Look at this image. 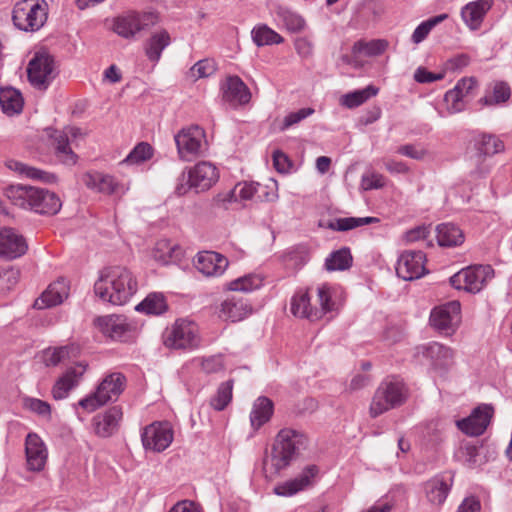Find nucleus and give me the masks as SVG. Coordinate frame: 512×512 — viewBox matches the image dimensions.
<instances>
[{"mask_svg": "<svg viewBox=\"0 0 512 512\" xmlns=\"http://www.w3.org/2000/svg\"><path fill=\"white\" fill-rule=\"evenodd\" d=\"M308 439L302 432L292 429H281L272 444L271 451L263 459L265 477L273 479L280 472L289 467L305 450Z\"/></svg>", "mask_w": 512, "mask_h": 512, "instance_id": "nucleus-1", "label": "nucleus"}, {"mask_svg": "<svg viewBox=\"0 0 512 512\" xmlns=\"http://www.w3.org/2000/svg\"><path fill=\"white\" fill-rule=\"evenodd\" d=\"M137 291V281L132 272L123 266H111L101 270L94 284L95 294L113 305H123Z\"/></svg>", "mask_w": 512, "mask_h": 512, "instance_id": "nucleus-2", "label": "nucleus"}, {"mask_svg": "<svg viewBox=\"0 0 512 512\" xmlns=\"http://www.w3.org/2000/svg\"><path fill=\"white\" fill-rule=\"evenodd\" d=\"M5 194L14 205L41 215H55L62 207L58 195L44 188L11 185Z\"/></svg>", "mask_w": 512, "mask_h": 512, "instance_id": "nucleus-3", "label": "nucleus"}, {"mask_svg": "<svg viewBox=\"0 0 512 512\" xmlns=\"http://www.w3.org/2000/svg\"><path fill=\"white\" fill-rule=\"evenodd\" d=\"M219 179L217 167L207 161H201L188 170L186 176L183 172L178 178L175 193L185 195L190 189L197 193L209 190Z\"/></svg>", "mask_w": 512, "mask_h": 512, "instance_id": "nucleus-4", "label": "nucleus"}, {"mask_svg": "<svg viewBox=\"0 0 512 512\" xmlns=\"http://www.w3.org/2000/svg\"><path fill=\"white\" fill-rule=\"evenodd\" d=\"M126 386V377L119 372L107 375L97 386L96 391L81 399L78 405L88 412H93L109 401H115Z\"/></svg>", "mask_w": 512, "mask_h": 512, "instance_id": "nucleus-5", "label": "nucleus"}, {"mask_svg": "<svg viewBox=\"0 0 512 512\" xmlns=\"http://www.w3.org/2000/svg\"><path fill=\"white\" fill-rule=\"evenodd\" d=\"M407 398L405 385L398 380H384L376 389L372 398L369 413L373 418L386 411L401 406Z\"/></svg>", "mask_w": 512, "mask_h": 512, "instance_id": "nucleus-6", "label": "nucleus"}, {"mask_svg": "<svg viewBox=\"0 0 512 512\" xmlns=\"http://www.w3.org/2000/svg\"><path fill=\"white\" fill-rule=\"evenodd\" d=\"M47 20V4L44 0H21L12 11L14 25L22 31H37Z\"/></svg>", "mask_w": 512, "mask_h": 512, "instance_id": "nucleus-7", "label": "nucleus"}, {"mask_svg": "<svg viewBox=\"0 0 512 512\" xmlns=\"http://www.w3.org/2000/svg\"><path fill=\"white\" fill-rule=\"evenodd\" d=\"M179 158L183 161H193L205 154L208 148L206 134L198 125L182 128L174 136Z\"/></svg>", "mask_w": 512, "mask_h": 512, "instance_id": "nucleus-8", "label": "nucleus"}, {"mask_svg": "<svg viewBox=\"0 0 512 512\" xmlns=\"http://www.w3.org/2000/svg\"><path fill=\"white\" fill-rule=\"evenodd\" d=\"M493 277L494 270L492 266L474 265L464 268L451 276L450 283L455 289L478 293Z\"/></svg>", "mask_w": 512, "mask_h": 512, "instance_id": "nucleus-9", "label": "nucleus"}, {"mask_svg": "<svg viewBox=\"0 0 512 512\" xmlns=\"http://www.w3.org/2000/svg\"><path fill=\"white\" fill-rule=\"evenodd\" d=\"M157 22L158 16L153 12H128L113 19V31L122 38L131 39Z\"/></svg>", "mask_w": 512, "mask_h": 512, "instance_id": "nucleus-10", "label": "nucleus"}, {"mask_svg": "<svg viewBox=\"0 0 512 512\" xmlns=\"http://www.w3.org/2000/svg\"><path fill=\"white\" fill-rule=\"evenodd\" d=\"M197 326L188 320H177L163 333V343L171 349H193L198 346Z\"/></svg>", "mask_w": 512, "mask_h": 512, "instance_id": "nucleus-11", "label": "nucleus"}, {"mask_svg": "<svg viewBox=\"0 0 512 512\" xmlns=\"http://www.w3.org/2000/svg\"><path fill=\"white\" fill-rule=\"evenodd\" d=\"M174 431L168 421H156L147 425L141 433V441L146 451L163 452L172 443Z\"/></svg>", "mask_w": 512, "mask_h": 512, "instance_id": "nucleus-12", "label": "nucleus"}, {"mask_svg": "<svg viewBox=\"0 0 512 512\" xmlns=\"http://www.w3.org/2000/svg\"><path fill=\"white\" fill-rule=\"evenodd\" d=\"M461 305L458 301H450L435 307L430 314V324L446 335L452 334L461 321Z\"/></svg>", "mask_w": 512, "mask_h": 512, "instance_id": "nucleus-13", "label": "nucleus"}, {"mask_svg": "<svg viewBox=\"0 0 512 512\" xmlns=\"http://www.w3.org/2000/svg\"><path fill=\"white\" fill-rule=\"evenodd\" d=\"M53 70V58L48 54L36 53L28 64V80L36 89L46 90L54 78Z\"/></svg>", "mask_w": 512, "mask_h": 512, "instance_id": "nucleus-14", "label": "nucleus"}, {"mask_svg": "<svg viewBox=\"0 0 512 512\" xmlns=\"http://www.w3.org/2000/svg\"><path fill=\"white\" fill-rule=\"evenodd\" d=\"M494 409L489 404H481L471 414L456 421L457 428L468 436H480L487 429L493 417Z\"/></svg>", "mask_w": 512, "mask_h": 512, "instance_id": "nucleus-15", "label": "nucleus"}, {"mask_svg": "<svg viewBox=\"0 0 512 512\" xmlns=\"http://www.w3.org/2000/svg\"><path fill=\"white\" fill-rule=\"evenodd\" d=\"M426 255L422 251H404L398 258L396 273L405 281H412L424 276Z\"/></svg>", "mask_w": 512, "mask_h": 512, "instance_id": "nucleus-16", "label": "nucleus"}, {"mask_svg": "<svg viewBox=\"0 0 512 512\" xmlns=\"http://www.w3.org/2000/svg\"><path fill=\"white\" fill-rule=\"evenodd\" d=\"M81 134L80 128L66 127L65 130H54L50 134L56 158L64 165L73 166L77 163L78 156L71 149L68 136L76 138Z\"/></svg>", "mask_w": 512, "mask_h": 512, "instance_id": "nucleus-17", "label": "nucleus"}, {"mask_svg": "<svg viewBox=\"0 0 512 512\" xmlns=\"http://www.w3.org/2000/svg\"><path fill=\"white\" fill-rule=\"evenodd\" d=\"M417 354H421L435 371L441 373L453 364L454 353L452 349L438 342H430L417 347Z\"/></svg>", "mask_w": 512, "mask_h": 512, "instance_id": "nucleus-18", "label": "nucleus"}, {"mask_svg": "<svg viewBox=\"0 0 512 512\" xmlns=\"http://www.w3.org/2000/svg\"><path fill=\"white\" fill-rule=\"evenodd\" d=\"M28 249L24 237L12 228L0 230V257L14 260L23 256Z\"/></svg>", "mask_w": 512, "mask_h": 512, "instance_id": "nucleus-19", "label": "nucleus"}, {"mask_svg": "<svg viewBox=\"0 0 512 512\" xmlns=\"http://www.w3.org/2000/svg\"><path fill=\"white\" fill-rule=\"evenodd\" d=\"M100 331L112 340L127 341L130 338L132 325L123 315H107L98 318Z\"/></svg>", "mask_w": 512, "mask_h": 512, "instance_id": "nucleus-20", "label": "nucleus"}, {"mask_svg": "<svg viewBox=\"0 0 512 512\" xmlns=\"http://www.w3.org/2000/svg\"><path fill=\"white\" fill-rule=\"evenodd\" d=\"M87 366L88 365L84 362H78L75 365L68 367L52 388L53 398L56 400L66 398L70 390L76 387L81 381L87 370Z\"/></svg>", "mask_w": 512, "mask_h": 512, "instance_id": "nucleus-21", "label": "nucleus"}, {"mask_svg": "<svg viewBox=\"0 0 512 512\" xmlns=\"http://www.w3.org/2000/svg\"><path fill=\"white\" fill-rule=\"evenodd\" d=\"M27 467L30 471L39 472L44 469L47 461V449L36 433H29L25 440Z\"/></svg>", "mask_w": 512, "mask_h": 512, "instance_id": "nucleus-22", "label": "nucleus"}, {"mask_svg": "<svg viewBox=\"0 0 512 512\" xmlns=\"http://www.w3.org/2000/svg\"><path fill=\"white\" fill-rule=\"evenodd\" d=\"M123 418L122 408L113 406L105 412L97 414L93 418L95 433L102 438H107L116 433Z\"/></svg>", "mask_w": 512, "mask_h": 512, "instance_id": "nucleus-23", "label": "nucleus"}, {"mask_svg": "<svg viewBox=\"0 0 512 512\" xmlns=\"http://www.w3.org/2000/svg\"><path fill=\"white\" fill-rule=\"evenodd\" d=\"M223 100L232 107L242 106L251 100V92L238 76H229L222 87Z\"/></svg>", "mask_w": 512, "mask_h": 512, "instance_id": "nucleus-24", "label": "nucleus"}, {"mask_svg": "<svg viewBox=\"0 0 512 512\" xmlns=\"http://www.w3.org/2000/svg\"><path fill=\"white\" fill-rule=\"evenodd\" d=\"M228 264L226 257L214 251L199 252L195 260L197 270L206 276L222 275Z\"/></svg>", "mask_w": 512, "mask_h": 512, "instance_id": "nucleus-25", "label": "nucleus"}, {"mask_svg": "<svg viewBox=\"0 0 512 512\" xmlns=\"http://www.w3.org/2000/svg\"><path fill=\"white\" fill-rule=\"evenodd\" d=\"M493 4L494 0H476L467 3L461 9V18L463 22L470 30H478Z\"/></svg>", "mask_w": 512, "mask_h": 512, "instance_id": "nucleus-26", "label": "nucleus"}, {"mask_svg": "<svg viewBox=\"0 0 512 512\" xmlns=\"http://www.w3.org/2000/svg\"><path fill=\"white\" fill-rule=\"evenodd\" d=\"M318 473V468L315 465H308L304 468L302 473L294 479L287 480L279 483L273 489L274 493L278 496L290 497L304 490L310 485L311 479Z\"/></svg>", "mask_w": 512, "mask_h": 512, "instance_id": "nucleus-27", "label": "nucleus"}, {"mask_svg": "<svg viewBox=\"0 0 512 512\" xmlns=\"http://www.w3.org/2000/svg\"><path fill=\"white\" fill-rule=\"evenodd\" d=\"M69 286L64 278L51 283L34 302L36 309H46L61 304L68 297Z\"/></svg>", "mask_w": 512, "mask_h": 512, "instance_id": "nucleus-28", "label": "nucleus"}, {"mask_svg": "<svg viewBox=\"0 0 512 512\" xmlns=\"http://www.w3.org/2000/svg\"><path fill=\"white\" fill-rule=\"evenodd\" d=\"M451 476L436 475L425 483V493L428 501L435 505H441L446 500L452 487Z\"/></svg>", "mask_w": 512, "mask_h": 512, "instance_id": "nucleus-29", "label": "nucleus"}, {"mask_svg": "<svg viewBox=\"0 0 512 512\" xmlns=\"http://www.w3.org/2000/svg\"><path fill=\"white\" fill-rule=\"evenodd\" d=\"M82 181L87 188L106 195L117 193L121 188L113 176L101 172H87L83 175Z\"/></svg>", "mask_w": 512, "mask_h": 512, "instance_id": "nucleus-30", "label": "nucleus"}, {"mask_svg": "<svg viewBox=\"0 0 512 512\" xmlns=\"http://www.w3.org/2000/svg\"><path fill=\"white\" fill-rule=\"evenodd\" d=\"M251 312V305L243 297L232 296L222 302L220 317L237 322L244 319Z\"/></svg>", "mask_w": 512, "mask_h": 512, "instance_id": "nucleus-31", "label": "nucleus"}, {"mask_svg": "<svg viewBox=\"0 0 512 512\" xmlns=\"http://www.w3.org/2000/svg\"><path fill=\"white\" fill-rule=\"evenodd\" d=\"M171 44V36L165 29L153 32L144 42V52L150 62L158 63L162 52Z\"/></svg>", "mask_w": 512, "mask_h": 512, "instance_id": "nucleus-32", "label": "nucleus"}, {"mask_svg": "<svg viewBox=\"0 0 512 512\" xmlns=\"http://www.w3.org/2000/svg\"><path fill=\"white\" fill-rule=\"evenodd\" d=\"M273 412V401L266 396L258 397L254 401L252 410L250 412L251 426L255 430H258L271 419Z\"/></svg>", "mask_w": 512, "mask_h": 512, "instance_id": "nucleus-33", "label": "nucleus"}, {"mask_svg": "<svg viewBox=\"0 0 512 512\" xmlns=\"http://www.w3.org/2000/svg\"><path fill=\"white\" fill-rule=\"evenodd\" d=\"M291 312L294 316L306 318L311 321L321 318L317 308H312L310 296L307 291H298L291 299Z\"/></svg>", "mask_w": 512, "mask_h": 512, "instance_id": "nucleus-34", "label": "nucleus"}, {"mask_svg": "<svg viewBox=\"0 0 512 512\" xmlns=\"http://www.w3.org/2000/svg\"><path fill=\"white\" fill-rule=\"evenodd\" d=\"M5 165L8 169L33 180H40L45 183H54L57 179V177L52 173L26 165L17 160H7Z\"/></svg>", "mask_w": 512, "mask_h": 512, "instance_id": "nucleus-35", "label": "nucleus"}, {"mask_svg": "<svg viewBox=\"0 0 512 512\" xmlns=\"http://www.w3.org/2000/svg\"><path fill=\"white\" fill-rule=\"evenodd\" d=\"M23 97L20 91L6 87L0 89V106L2 111L7 115L18 114L23 109Z\"/></svg>", "mask_w": 512, "mask_h": 512, "instance_id": "nucleus-36", "label": "nucleus"}, {"mask_svg": "<svg viewBox=\"0 0 512 512\" xmlns=\"http://www.w3.org/2000/svg\"><path fill=\"white\" fill-rule=\"evenodd\" d=\"M436 237L440 246H457L463 243L464 235L454 224L443 223L436 227Z\"/></svg>", "mask_w": 512, "mask_h": 512, "instance_id": "nucleus-37", "label": "nucleus"}, {"mask_svg": "<svg viewBox=\"0 0 512 512\" xmlns=\"http://www.w3.org/2000/svg\"><path fill=\"white\" fill-rule=\"evenodd\" d=\"M181 256L182 249L167 239L158 241L153 250L154 259L163 264L179 260Z\"/></svg>", "mask_w": 512, "mask_h": 512, "instance_id": "nucleus-38", "label": "nucleus"}, {"mask_svg": "<svg viewBox=\"0 0 512 512\" xmlns=\"http://www.w3.org/2000/svg\"><path fill=\"white\" fill-rule=\"evenodd\" d=\"M379 89L373 85H368L364 89L355 90L341 96L340 104L346 108L353 109L359 107L370 98L378 94Z\"/></svg>", "mask_w": 512, "mask_h": 512, "instance_id": "nucleus-39", "label": "nucleus"}, {"mask_svg": "<svg viewBox=\"0 0 512 512\" xmlns=\"http://www.w3.org/2000/svg\"><path fill=\"white\" fill-rule=\"evenodd\" d=\"M79 351V347L74 344L47 349L44 351L43 361L46 366H57L63 360L77 356Z\"/></svg>", "mask_w": 512, "mask_h": 512, "instance_id": "nucleus-40", "label": "nucleus"}, {"mask_svg": "<svg viewBox=\"0 0 512 512\" xmlns=\"http://www.w3.org/2000/svg\"><path fill=\"white\" fill-rule=\"evenodd\" d=\"M353 257L350 249L343 247L332 252L325 260V267L328 271H343L352 266Z\"/></svg>", "mask_w": 512, "mask_h": 512, "instance_id": "nucleus-41", "label": "nucleus"}, {"mask_svg": "<svg viewBox=\"0 0 512 512\" xmlns=\"http://www.w3.org/2000/svg\"><path fill=\"white\" fill-rule=\"evenodd\" d=\"M253 42L258 46L280 44L283 37L265 24L255 26L251 31Z\"/></svg>", "mask_w": 512, "mask_h": 512, "instance_id": "nucleus-42", "label": "nucleus"}, {"mask_svg": "<svg viewBox=\"0 0 512 512\" xmlns=\"http://www.w3.org/2000/svg\"><path fill=\"white\" fill-rule=\"evenodd\" d=\"M165 297L161 293H151L135 309L151 315H160L167 310Z\"/></svg>", "mask_w": 512, "mask_h": 512, "instance_id": "nucleus-43", "label": "nucleus"}, {"mask_svg": "<svg viewBox=\"0 0 512 512\" xmlns=\"http://www.w3.org/2000/svg\"><path fill=\"white\" fill-rule=\"evenodd\" d=\"M477 154L486 158L504 151V143L495 135L483 134L476 142Z\"/></svg>", "mask_w": 512, "mask_h": 512, "instance_id": "nucleus-44", "label": "nucleus"}, {"mask_svg": "<svg viewBox=\"0 0 512 512\" xmlns=\"http://www.w3.org/2000/svg\"><path fill=\"white\" fill-rule=\"evenodd\" d=\"M263 285V279L257 274H248L227 283V289L239 292H251Z\"/></svg>", "mask_w": 512, "mask_h": 512, "instance_id": "nucleus-45", "label": "nucleus"}, {"mask_svg": "<svg viewBox=\"0 0 512 512\" xmlns=\"http://www.w3.org/2000/svg\"><path fill=\"white\" fill-rule=\"evenodd\" d=\"M387 47L388 42L386 40L377 39L369 42L359 40L353 44L352 52L354 55L364 54L366 56H378L382 54Z\"/></svg>", "mask_w": 512, "mask_h": 512, "instance_id": "nucleus-46", "label": "nucleus"}, {"mask_svg": "<svg viewBox=\"0 0 512 512\" xmlns=\"http://www.w3.org/2000/svg\"><path fill=\"white\" fill-rule=\"evenodd\" d=\"M234 381L232 379L221 383L217 389L216 395L210 400V405L216 411L224 410L232 400Z\"/></svg>", "mask_w": 512, "mask_h": 512, "instance_id": "nucleus-47", "label": "nucleus"}, {"mask_svg": "<svg viewBox=\"0 0 512 512\" xmlns=\"http://www.w3.org/2000/svg\"><path fill=\"white\" fill-rule=\"evenodd\" d=\"M448 18V14L443 13L434 17H431L421 24H419L412 34V42L415 44L421 43L430 33V31L438 24Z\"/></svg>", "mask_w": 512, "mask_h": 512, "instance_id": "nucleus-48", "label": "nucleus"}, {"mask_svg": "<svg viewBox=\"0 0 512 512\" xmlns=\"http://www.w3.org/2000/svg\"><path fill=\"white\" fill-rule=\"evenodd\" d=\"M153 155V148L146 142L137 144L121 164H140L149 160Z\"/></svg>", "mask_w": 512, "mask_h": 512, "instance_id": "nucleus-49", "label": "nucleus"}, {"mask_svg": "<svg viewBox=\"0 0 512 512\" xmlns=\"http://www.w3.org/2000/svg\"><path fill=\"white\" fill-rule=\"evenodd\" d=\"M511 96L510 86L503 81L496 82L492 94L485 96L481 101L486 105L500 104L509 100Z\"/></svg>", "mask_w": 512, "mask_h": 512, "instance_id": "nucleus-50", "label": "nucleus"}, {"mask_svg": "<svg viewBox=\"0 0 512 512\" xmlns=\"http://www.w3.org/2000/svg\"><path fill=\"white\" fill-rule=\"evenodd\" d=\"M315 110L310 107L301 108L297 111L289 112L282 120V122L279 125L280 131H286L289 128L299 124L304 119L308 118L309 116L313 115Z\"/></svg>", "mask_w": 512, "mask_h": 512, "instance_id": "nucleus-51", "label": "nucleus"}, {"mask_svg": "<svg viewBox=\"0 0 512 512\" xmlns=\"http://www.w3.org/2000/svg\"><path fill=\"white\" fill-rule=\"evenodd\" d=\"M23 407L40 417L51 418V406L48 402L38 398L26 396L23 398Z\"/></svg>", "mask_w": 512, "mask_h": 512, "instance_id": "nucleus-52", "label": "nucleus"}, {"mask_svg": "<svg viewBox=\"0 0 512 512\" xmlns=\"http://www.w3.org/2000/svg\"><path fill=\"white\" fill-rule=\"evenodd\" d=\"M464 97L465 94L459 92L457 89H451L447 91L444 95V102L446 107L450 113L461 112L464 107Z\"/></svg>", "mask_w": 512, "mask_h": 512, "instance_id": "nucleus-53", "label": "nucleus"}, {"mask_svg": "<svg viewBox=\"0 0 512 512\" xmlns=\"http://www.w3.org/2000/svg\"><path fill=\"white\" fill-rule=\"evenodd\" d=\"M237 190V195L242 200H252L254 198L257 199V195L259 191L264 189V185L256 182H244L239 183L235 186Z\"/></svg>", "mask_w": 512, "mask_h": 512, "instance_id": "nucleus-54", "label": "nucleus"}, {"mask_svg": "<svg viewBox=\"0 0 512 512\" xmlns=\"http://www.w3.org/2000/svg\"><path fill=\"white\" fill-rule=\"evenodd\" d=\"M217 70L216 63L213 59H202L194 64L191 68L193 74H197L198 78H206L213 75Z\"/></svg>", "mask_w": 512, "mask_h": 512, "instance_id": "nucleus-55", "label": "nucleus"}, {"mask_svg": "<svg viewBox=\"0 0 512 512\" xmlns=\"http://www.w3.org/2000/svg\"><path fill=\"white\" fill-rule=\"evenodd\" d=\"M473 164L475 167L470 171V175L475 180L485 178L491 171V164L481 155L474 156Z\"/></svg>", "mask_w": 512, "mask_h": 512, "instance_id": "nucleus-56", "label": "nucleus"}, {"mask_svg": "<svg viewBox=\"0 0 512 512\" xmlns=\"http://www.w3.org/2000/svg\"><path fill=\"white\" fill-rule=\"evenodd\" d=\"M318 300L321 306V310L319 312L321 313V316L327 312L332 311L333 309V302L331 301V292L330 287L326 284L321 285L318 287Z\"/></svg>", "mask_w": 512, "mask_h": 512, "instance_id": "nucleus-57", "label": "nucleus"}, {"mask_svg": "<svg viewBox=\"0 0 512 512\" xmlns=\"http://www.w3.org/2000/svg\"><path fill=\"white\" fill-rule=\"evenodd\" d=\"M283 20L288 30L292 32H299L305 27V20L300 15L291 11L283 13Z\"/></svg>", "mask_w": 512, "mask_h": 512, "instance_id": "nucleus-58", "label": "nucleus"}, {"mask_svg": "<svg viewBox=\"0 0 512 512\" xmlns=\"http://www.w3.org/2000/svg\"><path fill=\"white\" fill-rule=\"evenodd\" d=\"M385 178L378 173H371L362 176L361 186L364 190L379 189L384 187Z\"/></svg>", "mask_w": 512, "mask_h": 512, "instance_id": "nucleus-59", "label": "nucleus"}, {"mask_svg": "<svg viewBox=\"0 0 512 512\" xmlns=\"http://www.w3.org/2000/svg\"><path fill=\"white\" fill-rule=\"evenodd\" d=\"M201 367L203 371L207 374L217 373L223 370L224 365L221 357L219 356H211L206 359H203L201 363Z\"/></svg>", "mask_w": 512, "mask_h": 512, "instance_id": "nucleus-60", "label": "nucleus"}, {"mask_svg": "<svg viewBox=\"0 0 512 512\" xmlns=\"http://www.w3.org/2000/svg\"><path fill=\"white\" fill-rule=\"evenodd\" d=\"M330 227L336 231H348L359 226L356 217H345L336 219Z\"/></svg>", "mask_w": 512, "mask_h": 512, "instance_id": "nucleus-61", "label": "nucleus"}, {"mask_svg": "<svg viewBox=\"0 0 512 512\" xmlns=\"http://www.w3.org/2000/svg\"><path fill=\"white\" fill-rule=\"evenodd\" d=\"M430 226H418L405 233V239L407 242H415L421 239H425L430 234Z\"/></svg>", "mask_w": 512, "mask_h": 512, "instance_id": "nucleus-62", "label": "nucleus"}, {"mask_svg": "<svg viewBox=\"0 0 512 512\" xmlns=\"http://www.w3.org/2000/svg\"><path fill=\"white\" fill-rule=\"evenodd\" d=\"M442 78V74H434L423 67L417 68L414 73V79L418 83H432L434 81L441 80Z\"/></svg>", "mask_w": 512, "mask_h": 512, "instance_id": "nucleus-63", "label": "nucleus"}, {"mask_svg": "<svg viewBox=\"0 0 512 512\" xmlns=\"http://www.w3.org/2000/svg\"><path fill=\"white\" fill-rule=\"evenodd\" d=\"M169 512H201L200 507L193 501L182 500L177 502Z\"/></svg>", "mask_w": 512, "mask_h": 512, "instance_id": "nucleus-64", "label": "nucleus"}]
</instances>
